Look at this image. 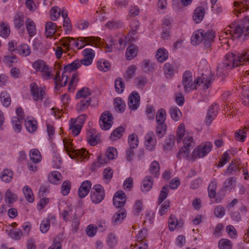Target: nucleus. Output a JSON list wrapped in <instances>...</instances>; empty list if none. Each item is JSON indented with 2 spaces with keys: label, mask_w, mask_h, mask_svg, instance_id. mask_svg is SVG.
I'll return each mask as SVG.
<instances>
[{
  "label": "nucleus",
  "mask_w": 249,
  "mask_h": 249,
  "mask_svg": "<svg viewBox=\"0 0 249 249\" xmlns=\"http://www.w3.org/2000/svg\"><path fill=\"white\" fill-rule=\"evenodd\" d=\"M138 49L137 46L134 44H131L126 49L125 52V58L127 60H131L137 55Z\"/></svg>",
  "instance_id": "obj_18"
},
{
  "label": "nucleus",
  "mask_w": 249,
  "mask_h": 249,
  "mask_svg": "<svg viewBox=\"0 0 249 249\" xmlns=\"http://www.w3.org/2000/svg\"><path fill=\"white\" fill-rule=\"evenodd\" d=\"M124 131V128L123 126H119L116 128L111 133L110 139L112 141L117 140L121 138Z\"/></svg>",
  "instance_id": "obj_32"
},
{
  "label": "nucleus",
  "mask_w": 249,
  "mask_h": 249,
  "mask_svg": "<svg viewBox=\"0 0 249 249\" xmlns=\"http://www.w3.org/2000/svg\"><path fill=\"white\" fill-rule=\"evenodd\" d=\"M136 69L137 67L135 65H132L129 66L126 71V74L124 76L125 79L127 80L131 79L133 77V75L136 71Z\"/></svg>",
  "instance_id": "obj_59"
},
{
  "label": "nucleus",
  "mask_w": 249,
  "mask_h": 249,
  "mask_svg": "<svg viewBox=\"0 0 249 249\" xmlns=\"http://www.w3.org/2000/svg\"><path fill=\"white\" fill-rule=\"evenodd\" d=\"M30 158L34 163H37L42 160L40 152L37 149H33L30 151Z\"/></svg>",
  "instance_id": "obj_28"
},
{
  "label": "nucleus",
  "mask_w": 249,
  "mask_h": 249,
  "mask_svg": "<svg viewBox=\"0 0 249 249\" xmlns=\"http://www.w3.org/2000/svg\"><path fill=\"white\" fill-rule=\"evenodd\" d=\"M25 125L27 130L33 133L35 132L37 128V122L34 119L31 117H28L25 121Z\"/></svg>",
  "instance_id": "obj_23"
},
{
  "label": "nucleus",
  "mask_w": 249,
  "mask_h": 249,
  "mask_svg": "<svg viewBox=\"0 0 249 249\" xmlns=\"http://www.w3.org/2000/svg\"><path fill=\"white\" fill-rule=\"evenodd\" d=\"M73 121V120L71 119V122L72 124L71 125H70L69 129L71 131V133L72 134L76 136H77L80 132V131L82 128V125L80 124H77L74 125V124H75V121H73V123H72V122Z\"/></svg>",
  "instance_id": "obj_49"
},
{
  "label": "nucleus",
  "mask_w": 249,
  "mask_h": 249,
  "mask_svg": "<svg viewBox=\"0 0 249 249\" xmlns=\"http://www.w3.org/2000/svg\"><path fill=\"white\" fill-rule=\"evenodd\" d=\"M105 195L103 187L100 184H96L93 187L91 192V199L95 204L99 203L104 198Z\"/></svg>",
  "instance_id": "obj_4"
},
{
  "label": "nucleus",
  "mask_w": 249,
  "mask_h": 249,
  "mask_svg": "<svg viewBox=\"0 0 249 249\" xmlns=\"http://www.w3.org/2000/svg\"><path fill=\"white\" fill-rule=\"evenodd\" d=\"M83 54L84 58L82 60H80L81 65L83 64L85 66L90 65L94 56V51L91 49H85L83 51Z\"/></svg>",
  "instance_id": "obj_12"
},
{
  "label": "nucleus",
  "mask_w": 249,
  "mask_h": 249,
  "mask_svg": "<svg viewBox=\"0 0 249 249\" xmlns=\"http://www.w3.org/2000/svg\"><path fill=\"white\" fill-rule=\"evenodd\" d=\"M203 30L199 29L195 31L191 37V43L193 45H196L200 43L203 40Z\"/></svg>",
  "instance_id": "obj_25"
},
{
  "label": "nucleus",
  "mask_w": 249,
  "mask_h": 249,
  "mask_svg": "<svg viewBox=\"0 0 249 249\" xmlns=\"http://www.w3.org/2000/svg\"><path fill=\"white\" fill-rule=\"evenodd\" d=\"M203 34L204 45L206 49H210L215 37V32L213 30H208L207 31L203 30Z\"/></svg>",
  "instance_id": "obj_10"
},
{
  "label": "nucleus",
  "mask_w": 249,
  "mask_h": 249,
  "mask_svg": "<svg viewBox=\"0 0 249 249\" xmlns=\"http://www.w3.org/2000/svg\"><path fill=\"white\" fill-rule=\"evenodd\" d=\"M218 247L220 249H231L232 248L231 242L227 239H221L218 242Z\"/></svg>",
  "instance_id": "obj_47"
},
{
  "label": "nucleus",
  "mask_w": 249,
  "mask_h": 249,
  "mask_svg": "<svg viewBox=\"0 0 249 249\" xmlns=\"http://www.w3.org/2000/svg\"><path fill=\"white\" fill-rule=\"evenodd\" d=\"M183 143L184 146L183 147H185L189 149H190V148H193L195 145L193 138L190 136H185L183 140Z\"/></svg>",
  "instance_id": "obj_54"
},
{
  "label": "nucleus",
  "mask_w": 249,
  "mask_h": 249,
  "mask_svg": "<svg viewBox=\"0 0 249 249\" xmlns=\"http://www.w3.org/2000/svg\"><path fill=\"white\" fill-rule=\"evenodd\" d=\"M17 196L16 194H13L12 191L8 189L5 194V199L8 200L9 204H12L17 200Z\"/></svg>",
  "instance_id": "obj_57"
},
{
  "label": "nucleus",
  "mask_w": 249,
  "mask_h": 249,
  "mask_svg": "<svg viewBox=\"0 0 249 249\" xmlns=\"http://www.w3.org/2000/svg\"><path fill=\"white\" fill-rule=\"evenodd\" d=\"M81 66V63L79 59H76L72 63L69 64L65 66L64 72H71L76 70Z\"/></svg>",
  "instance_id": "obj_30"
},
{
  "label": "nucleus",
  "mask_w": 249,
  "mask_h": 249,
  "mask_svg": "<svg viewBox=\"0 0 249 249\" xmlns=\"http://www.w3.org/2000/svg\"><path fill=\"white\" fill-rule=\"evenodd\" d=\"M0 100L3 106L8 107L11 105L10 96L6 91H2L0 94Z\"/></svg>",
  "instance_id": "obj_38"
},
{
  "label": "nucleus",
  "mask_w": 249,
  "mask_h": 249,
  "mask_svg": "<svg viewBox=\"0 0 249 249\" xmlns=\"http://www.w3.org/2000/svg\"><path fill=\"white\" fill-rule=\"evenodd\" d=\"M13 177V172L9 169H4L0 174V178L1 180L6 182L11 181Z\"/></svg>",
  "instance_id": "obj_33"
},
{
  "label": "nucleus",
  "mask_w": 249,
  "mask_h": 249,
  "mask_svg": "<svg viewBox=\"0 0 249 249\" xmlns=\"http://www.w3.org/2000/svg\"><path fill=\"white\" fill-rule=\"evenodd\" d=\"M126 215V211L124 209L119 210L112 217V222L114 224L120 223Z\"/></svg>",
  "instance_id": "obj_22"
},
{
  "label": "nucleus",
  "mask_w": 249,
  "mask_h": 249,
  "mask_svg": "<svg viewBox=\"0 0 249 249\" xmlns=\"http://www.w3.org/2000/svg\"><path fill=\"white\" fill-rule=\"evenodd\" d=\"M22 120H19L17 117H14L12 118V123L13 124V129L15 131L18 133L21 129V123Z\"/></svg>",
  "instance_id": "obj_61"
},
{
  "label": "nucleus",
  "mask_w": 249,
  "mask_h": 249,
  "mask_svg": "<svg viewBox=\"0 0 249 249\" xmlns=\"http://www.w3.org/2000/svg\"><path fill=\"white\" fill-rule=\"evenodd\" d=\"M97 68L100 71H107L110 69V63L104 59H101L97 62Z\"/></svg>",
  "instance_id": "obj_45"
},
{
  "label": "nucleus",
  "mask_w": 249,
  "mask_h": 249,
  "mask_svg": "<svg viewBox=\"0 0 249 249\" xmlns=\"http://www.w3.org/2000/svg\"><path fill=\"white\" fill-rule=\"evenodd\" d=\"M114 107L120 112H123L125 108V104L124 101L121 98H116L114 102Z\"/></svg>",
  "instance_id": "obj_40"
},
{
  "label": "nucleus",
  "mask_w": 249,
  "mask_h": 249,
  "mask_svg": "<svg viewBox=\"0 0 249 249\" xmlns=\"http://www.w3.org/2000/svg\"><path fill=\"white\" fill-rule=\"evenodd\" d=\"M163 71L167 78H171L174 75L175 70L170 64L166 63L164 64Z\"/></svg>",
  "instance_id": "obj_48"
},
{
  "label": "nucleus",
  "mask_w": 249,
  "mask_h": 249,
  "mask_svg": "<svg viewBox=\"0 0 249 249\" xmlns=\"http://www.w3.org/2000/svg\"><path fill=\"white\" fill-rule=\"evenodd\" d=\"M150 172L154 177H158L160 174V164L158 161L155 160L151 163Z\"/></svg>",
  "instance_id": "obj_42"
},
{
  "label": "nucleus",
  "mask_w": 249,
  "mask_h": 249,
  "mask_svg": "<svg viewBox=\"0 0 249 249\" xmlns=\"http://www.w3.org/2000/svg\"><path fill=\"white\" fill-rule=\"evenodd\" d=\"M87 138L89 144L91 146L96 145L100 141V136L93 129H90L88 132Z\"/></svg>",
  "instance_id": "obj_14"
},
{
  "label": "nucleus",
  "mask_w": 249,
  "mask_h": 249,
  "mask_svg": "<svg viewBox=\"0 0 249 249\" xmlns=\"http://www.w3.org/2000/svg\"><path fill=\"white\" fill-rule=\"evenodd\" d=\"M168 223L169 228L171 231H173L178 224L176 217L173 215H170Z\"/></svg>",
  "instance_id": "obj_64"
},
{
  "label": "nucleus",
  "mask_w": 249,
  "mask_h": 249,
  "mask_svg": "<svg viewBox=\"0 0 249 249\" xmlns=\"http://www.w3.org/2000/svg\"><path fill=\"white\" fill-rule=\"evenodd\" d=\"M235 178L231 177L227 179L224 183V188L225 190H229L230 188H234L235 186Z\"/></svg>",
  "instance_id": "obj_55"
},
{
  "label": "nucleus",
  "mask_w": 249,
  "mask_h": 249,
  "mask_svg": "<svg viewBox=\"0 0 249 249\" xmlns=\"http://www.w3.org/2000/svg\"><path fill=\"white\" fill-rule=\"evenodd\" d=\"M17 50L21 56L24 57L29 55L31 52L30 47L26 44H23L19 46Z\"/></svg>",
  "instance_id": "obj_34"
},
{
  "label": "nucleus",
  "mask_w": 249,
  "mask_h": 249,
  "mask_svg": "<svg viewBox=\"0 0 249 249\" xmlns=\"http://www.w3.org/2000/svg\"><path fill=\"white\" fill-rule=\"evenodd\" d=\"M77 41H79V49H82L87 45L95 44V37H79L77 38Z\"/></svg>",
  "instance_id": "obj_20"
},
{
  "label": "nucleus",
  "mask_w": 249,
  "mask_h": 249,
  "mask_svg": "<svg viewBox=\"0 0 249 249\" xmlns=\"http://www.w3.org/2000/svg\"><path fill=\"white\" fill-rule=\"evenodd\" d=\"M23 192L27 201L32 203L34 201V197L31 189L28 186H25L23 188Z\"/></svg>",
  "instance_id": "obj_46"
},
{
  "label": "nucleus",
  "mask_w": 249,
  "mask_h": 249,
  "mask_svg": "<svg viewBox=\"0 0 249 249\" xmlns=\"http://www.w3.org/2000/svg\"><path fill=\"white\" fill-rule=\"evenodd\" d=\"M189 153L190 149L186 148L185 147H182L178 153L177 157L180 160L183 158L184 159H187L189 160H195V159H191L192 155L189 156Z\"/></svg>",
  "instance_id": "obj_29"
},
{
  "label": "nucleus",
  "mask_w": 249,
  "mask_h": 249,
  "mask_svg": "<svg viewBox=\"0 0 249 249\" xmlns=\"http://www.w3.org/2000/svg\"><path fill=\"white\" fill-rule=\"evenodd\" d=\"M25 26L29 36L32 37L35 36L36 33V26L35 23L32 19L30 18L26 19Z\"/></svg>",
  "instance_id": "obj_17"
},
{
  "label": "nucleus",
  "mask_w": 249,
  "mask_h": 249,
  "mask_svg": "<svg viewBox=\"0 0 249 249\" xmlns=\"http://www.w3.org/2000/svg\"><path fill=\"white\" fill-rule=\"evenodd\" d=\"M167 126L165 124H157L156 133L159 138H161L166 134Z\"/></svg>",
  "instance_id": "obj_43"
},
{
  "label": "nucleus",
  "mask_w": 249,
  "mask_h": 249,
  "mask_svg": "<svg viewBox=\"0 0 249 249\" xmlns=\"http://www.w3.org/2000/svg\"><path fill=\"white\" fill-rule=\"evenodd\" d=\"M90 94L91 92L89 89L84 87L77 93L76 97V98H89L88 96L90 95Z\"/></svg>",
  "instance_id": "obj_52"
},
{
  "label": "nucleus",
  "mask_w": 249,
  "mask_h": 249,
  "mask_svg": "<svg viewBox=\"0 0 249 249\" xmlns=\"http://www.w3.org/2000/svg\"><path fill=\"white\" fill-rule=\"evenodd\" d=\"M91 186L90 181L86 180L83 182L78 190V196L81 198L85 197L89 193Z\"/></svg>",
  "instance_id": "obj_15"
},
{
  "label": "nucleus",
  "mask_w": 249,
  "mask_h": 249,
  "mask_svg": "<svg viewBox=\"0 0 249 249\" xmlns=\"http://www.w3.org/2000/svg\"><path fill=\"white\" fill-rule=\"evenodd\" d=\"M205 14L204 7L198 6L194 11L193 18L196 23H200L203 19Z\"/></svg>",
  "instance_id": "obj_16"
},
{
  "label": "nucleus",
  "mask_w": 249,
  "mask_h": 249,
  "mask_svg": "<svg viewBox=\"0 0 249 249\" xmlns=\"http://www.w3.org/2000/svg\"><path fill=\"white\" fill-rule=\"evenodd\" d=\"M213 144L210 142H202L197 147L194 149L192 152V159L202 158L207 155L213 148Z\"/></svg>",
  "instance_id": "obj_3"
},
{
  "label": "nucleus",
  "mask_w": 249,
  "mask_h": 249,
  "mask_svg": "<svg viewBox=\"0 0 249 249\" xmlns=\"http://www.w3.org/2000/svg\"><path fill=\"white\" fill-rule=\"evenodd\" d=\"M153 185L152 178L151 176H147L142 180L141 189L143 192H146L151 190Z\"/></svg>",
  "instance_id": "obj_24"
},
{
  "label": "nucleus",
  "mask_w": 249,
  "mask_h": 249,
  "mask_svg": "<svg viewBox=\"0 0 249 249\" xmlns=\"http://www.w3.org/2000/svg\"><path fill=\"white\" fill-rule=\"evenodd\" d=\"M14 23L15 27L20 28L24 24V15L22 13L18 12L14 17Z\"/></svg>",
  "instance_id": "obj_31"
},
{
  "label": "nucleus",
  "mask_w": 249,
  "mask_h": 249,
  "mask_svg": "<svg viewBox=\"0 0 249 249\" xmlns=\"http://www.w3.org/2000/svg\"><path fill=\"white\" fill-rule=\"evenodd\" d=\"M115 88L116 91L118 93H121L123 92L124 89V85L122 79L119 78L115 80Z\"/></svg>",
  "instance_id": "obj_53"
},
{
  "label": "nucleus",
  "mask_w": 249,
  "mask_h": 249,
  "mask_svg": "<svg viewBox=\"0 0 249 249\" xmlns=\"http://www.w3.org/2000/svg\"><path fill=\"white\" fill-rule=\"evenodd\" d=\"M140 96L136 91H132L128 99V106L131 110H136L140 105Z\"/></svg>",
  "instance_id": "obj_9"
},
{
  "label": "nucleus",
  "mask_w": 249,
  "mask_h": 249,
  "mask_svg": "<svg viewBox=\"0 0 249 249\" xmlns=\"http://www.w3.org/2000/svg\"><path fill=\"white\" fill-rule=\"evenodd\" d=\"M171 117L175 121H178L179 120L181 117V112L179 108L177 107H171L169 111Z\"/></svg>",
  "instance_id": "obj_37"
},
{
  "label": "nucleus",
  "mask_w": 249,
  "mask_h": 249,
  "mask_svg": "<svg viewBox=\"0 0 249 249\" xmlns=\"http://www.w3.org/2000/svg\"><path fill=\"white\" fill-rule=\"evenodd\" d=\"M33 67L36 71L41 72L46 79L51 78V73L49 70V68L44 61L40 59L36 61L33 63Z\"/></svg>",
  "instance_id": "obj_6"
},
{
  "label": "nucleus",
  "mask_w": 249,
  "mask_h": 249,
  "mask_svg": "<svg viewBox=\"0 0 249 249\" xmlns=\"http://www.w3.org/2000/svg\"><path fill=\"white\" fill-rule=\"evenodd\" d=\"M175 137L173 135H170L165 140L163 145V149L164 151H170L174 145Z\"/></svg>",
  "instance_id": "obj_41"
},
{
  "label": "nucleus",
  "mask_w": 249,
  "mask_h": 249,
  "mask_svg": "<svg viewBox=\"0 0 249 249\" xmlns=\"http://www.w3.org/2000/svg\"><path fill=\"white\" fill-rule=\"evenodd\" d=\"M64 148L66 152L71 159L79 157L81 159H85L87 157L88 152L84 149L74 150L70 147L69 145H67L65 144H64Z\"/></svg>",
  "instance_id": "obj_8"
},
{
  "label": "nucleus",
  "mask_w": 249,
  "mask_h": 249,
  "mask_svg": "<svg viewBox=\"0 0 249 249\" xmlns=\"http://www.w3.org/2000/svg\"><path fill=\"white\" fill-rule=\"evenodd\" d=\"M66 72L64 71L61 77L59 76V72H57L56 73L54 78L55 84V89H58L60 87H65L67 85L69 76L65 74Z\"/></svg>",
  "instance_id": "obj_13"
},
{
  "label": "nucleus",
  "mask_w": 249,
  "mask_h": 249,
  "mask_svg": "<svg viewBox=\"0 0 249 249\" xmlns=\"http://www.w3.org/2000/svg\"><path fill=\"white\" fill-rule=\"evenodd\" d=\"M61 175L60 173L57 171H53L49 174L48 178L51 183L55 184L61 179Z\"/></svg>",
  "instance_id": "obj_44"
},
{
  "label": "nucleus",
  "mask_w": 249,
  "mask_h": 249,
  "mask_svg": "<svg viewBox=\"0 0 249 249\" xmlns=\"http://www.w3.org/2000/svg\"><path fill=\"white\" fill-rule=\"evenodd\" d=\"M113 124V116L108 111H105L100 117V125L102 129L108 130Z\"/></svg>",
  "instance_id": "obj_5"
},
{
  "label": "nucleus",
  "mask_w": 249,
  "mask_h": 249,
  "mask_svg": "<svg viewBox=\"0 0 249 249\" xmlns=\"http://www.w3.org/2000/svg\"><path fill=\"white\" fill-rule=\"evenodd\" d=\"M249 63V54L247 53L234 54L228 53L225 55L223 63L219 64L217 67V75L223 77L227 74V71L235 67Z\"/></svg>",
  "instance_id": "obj_1"
},
{
  "label": "nucleus",
  "mask_w": 249,
  "mask_h": 249,
  "mask_svg": "<svg viewBox=\"0 0 249 249\" xmlns=\"http://www.w3.org/2000/svg\"><path fill=\"white\" fill-rule=\"evenodd\" d=\"M145 142L147 144L149 142L152 143V145H147V149L149 151H152L155 148V145L157 143L156 139L153 132H149L145 137Z\"/></svg>",
  "instance_id": "obj_21"
},
{
  "label": "nucleus",
  "mask_w": 249,
  "mask_h": 249,
  "mask_svg": "<svg viewBox=\"0 0 249 249\" xmlns=\"http://www.w3.org/2000/svg\"><path fill=\"white\" fill-rule=\"evenodd\" d=\"M185 134V126L183 124H180L178 128L177 141L180 142Z\"/></svg>",
  "instance_id": "obj_60"
},
{
  "label": "nucleus",
  "mask_w": 249,
  "mask_h": 249,
  "mask_svg": "<svg viewBox=\"0 0 249 249\" xmlns=\"http://www.w3.org/2000/svg\"><path fill=\"white\" fill-rule=\"evenodd\" d=\"M142 67L146 72L152 71L154 69V65L150 63L148 59H144L142 63Z\"/></svg>",
  "instance_id": "obj_51"
},
{
  "label": "nucleus",
  "mask_w": 249,
  "mask_h": 249,
  "mask_svg": "<svg viewBox=\"0 0 249 249\" xmlns=\"http://www.w3.org/2000/svg\"><path fill=\"white\" fill-rule=\"evenodd\" d=\"M109 160H107V158L105 155H101L98 157L97 160L92 163L91 168L92 170H94L96 168L103 166Z\"/></svg>",
  "instance_id": "obj_27"
},
{
  "label": "nucleus",
  "mask_w": 249,
  "mask_h": 249,
  "mask_svg": "<svg viewBox=\"0 0 249 249\" xmlns=\"http://www.w3.org/2000/svg\"><path fill=\"white\" fill-rule=\"evenodd\" d=\"M30 88L31 94L34 101H42L44 98L45 90L42 88L38 87L36 83H32Z\"/></svg>",
  "instance_id": "obj_7"
},
{
  "label": "nucleus",
  "mask_w": 249,
  "mask_h": 249,
  "mask_svg": "<svg viewBox=\"0 0 249 249\" xmlns=\"http://www.w3.org/2000/svg\"><path fill=\"white\" fill-rule=\"evenodd\" d=\"M117 151L116 148L113 147L109 148L105 154L107 158V160H113L117 157Z\"/></svg>",
  "instance_id": "obj_56"
},
{
  "label": "nucleus",
  "mask_w": 249,
  "mask_h": 249,
  "mask_svg": "<svg viewBox=\"0 0 249 249\" xmlns=\"http://www.w3.org/2000/svg\"><path fill=\"white\" fill-rule=\"evenodd\" d=\"M228 31L232 33V38H239L244 33L243 26L241 24H232L228 26L227 32Z\"/></svg>",
  "instance_id": "obj_11"
},
{
  "label": "nucleus",
  "mask_w": 249,
  "mask_h": 249,
  "mask_svg": "<svg viewBox=\"0 0 249 249\" xmlns=\"http://www.w3.org/2000/svg\"><path fill=\"white\" fill-rule=\"evenodd\" d=\"M213 75L207 76L202 74L193 80L192 73L190 71H185L182 75V85L183 86L184 90L185 93H189L190 91L196 90L197 87L203 84L204 89H208L211 85L213 81Z\"/></svg>",
  "instance_id": "obj_2"
},
{
  "label": "nucleus",
  "mask_w": 249,
  "mask_h": 249,
  "mask_svg": "<svg viewBox=\"0 0 249 249\" xmlns=\"http://www.w3.org/2000/svg\"><path fill=\"white\" fill-rule=\"evenodd\" d=\"M217 184L216 182L213 181L209 184L208 191L209 196L210 198H214L215 196V191Z\"/></svg>",
  "instance_id": "obj_63"
},
{
  "label": "nucleus",
  "mask_w": 249,
  "mask_h": 249,
  "mask_svg": "<svg viewBox=\"0 0 249 249\" xmlns=\"http://www.w3.org/2000/svg\"><path fill=\"white\" fill-rule=\"evenodd\" d=\"M56 25L51 21H48L46 24L45 34L47 37L53 36L56 31Z\"/></svg>",
  "instance_id": "obj_26"
},
{
  "label": "nucleus",
  "mask_w": 249,
  "mask_h": 249,
  "mask_svg": "<svg viewBox=\"0 0 249 249\" xmlns=\"http://www.w3.org/2000/svg\"><path fill=\"white\" fill-rule=\"evenodd\" d=\"M91 100L90 98H82L80 101L76 105V110L78 112L85 111L91 103Z\"/></svg>",
  "instance_id": "obj_19"
},
{
  "label": "nucleus",
  "mask_w": 249,
  "mask_h": 249,
  "mask_svg": "<svg viewBox=\"0 0 249 249\" xmlns=\"http://www.w3.org/2000/svg\"><path fill=\"white\" fill-rule=\"evenodd\" d=\"M128 142L130 148H136L138 146V138L137 135L131 134L128 137Z\"/></svg>",
  "instance_id": "obj_50"
},
{
  "label": "nucleus",
  "mask_w": 249,
  "mask_h": 249,
  "mask_svg": "<svg viewBox=\"0 0 249 249\" xmlns=\"http://www.w3.org/2000/svg\"><path fill=\"white\" fill-rule=\"evenodd\" d=\"M106 27L109 29H117L122 27V23L119 21L111 20L106 23Z\"/></svg>",
  "instance_id": "obj_62"
},
{
  "label": "nucleus",
  "mask_w": 249,
  "mask_h": 249,
  "mask_svg": "<svg viewBox=\"0 0 249 249\" xmlns=\"http://www.w3.org/2000/svg\"><path fill=\"white\" fill-rule=\"evenodd\" d=\"M166 118V112L163 108L160 109L157 113L156 122L157 124H165Z\"/></svg>",
  "instance_id": "obj_36"
},
{
  "label": "nucleus",
  "mask_w": 249,
  "mask_h": 249,
  "mask_svg": "<svg viewBox=\"0 0 249 249\" xmlns=\"http://www.w3.org/2000/svg\"><path fill=\"white\" fill-rule=\"evenodd\" d=\"M169 193V186L165 185L164 186L160 192L157 203L160 205L161 203L166 198Z\"/></svg>",
  "instance_id": "obj_35"
},
{
  "label": "nucleus",
  "mask_w": 249,
  "mask_h": 249,
  "mask_svg": "<svg viewBox=\"0 0 249 249\" xmlns=\"http://www.w3.org/2000/svg\"><path fill=\"white\" fill-rule=\"evenodd\" d=\"M71 183L70 181H64L61 186V193L63 196H67L70 192Z\"/></svg>",
  "instance_id": "obj_58"
},
{
  "label": "nucleus",
  "mask_w": 249,
  "mask_h": 249,
  "mask_svg": "<svg viewBox=\"0 0 249 249\" xmlns=\"http://www.w3.org/2000/svg\"><path fill=\"white\" fill-rule=\"evenodd\" d=\"M158 61L163 62L168 58V53L165 49H159L156 55Z\"/></svg>",
  "instance_id": "obj_39"
}]
</instances>
